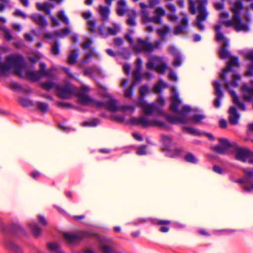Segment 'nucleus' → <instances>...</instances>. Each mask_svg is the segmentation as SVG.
<instances>
[{"instance_id": "nucleus-25", "label": "nucleus", "mask_w": 253, "mask_h": 253, "mask_svg": "<svg viewBox=\"0 0 253 253\" xmlns=\"http://www.w3.org/2000/svg\"><path fill=\"white\" fill-rule=\"evenodd\" d=\"M171 222L169 220H159L156 224L161 225V227L160 231L163 233H167L169 230V227L168 226L171 224Z\"/></svg>"}, {"instance_id": "nucleus-48", "label": "nucleus", "mask_w": 253, "mask_h": 253, "mask_svg": "<svg viewBox=\"0 0 253 253\" xmlns=\"http://www.w3.org/2000/svg\"><path fill=\"white\" fill-rule=\"evenodd\" d=\"M41 85L44 89L48 91L54 87L55 84L52 81H47L42 83Z\"/></svg>"}, {"instance_id": "nucleus-20", "label": "nucleus", "mask_w": 253, "mask_h": 253, "mask_svg": "<svg viewBox=\"0 0 253 253\" xmlns=\"http://www.w3.org/2000/svg\"><path fill=\"white\" fill-rule=\"evenodd\" d=\"M117 12L119 15H128L131 13V10L127 9L124 0H120L118 1Z\"/></svg>"}, {"instance_id": "nucleus-44", "label": "nucleus", "mask_w": 253, "mask_h": 253, "mask_svg": "<svg viewBox=\"0 0 253 253\" xmlns=\"http://www.w3.org/2000/svg\"><path fill=\"white\" fill-rule=\"evenodd\" d=\"M36 104L38 109L41 110L42 112L45 113L48 111V105L47 103L38 101L37 102Z\"/></svg>"}, {"instance_id": "nucleus-2", "label": "nucleus", "mask_w": 253, "mask_h": 253, "mask_svg": "<svg viewBox=\"0 0 253 253\" xmlns=\"http://www.w3.org/2000/svg\"><path fill=\"white\" fill-rule=\"evenodd\" d=\"M129 123L134 125H141L143 127H146L150 126L162 127L165 125V123L163 122L159 121H151L147 117L143 115L140 116L139 118H131Z\"/></svg>"}, {"instance_id": "nucleus-17", "label": "nucleus", "mask_w": 253, "mask_h": 253, "mask_svg": "<svg viewBox=\"0 0 253 253\" xmlns=\"http://www.w3.org/2000/svg\"><path fill=\"white\" fill-rule=\"evenodd\" d=\"M229 43L228 40H224L221 47L219 50V55L221 59H226L231 56L230 51L228 49Z\"/></svg>"}, {"instance_id": "nucleus-55", "label": "nucleus", "mask_w": 253, "mask_h": 253, "mask_svg": "<svg viewBox=\"0 0 253 253\" xmlns=\"http://www.w3.org/2000/svg\"><path fill=\"white\" fill-rule=\"evenodd\" d=\"M148 91V87L146 85H143L139 88L140 97H144Z\"/></svg>"}, {"instance_id": "nucleus-60", "label": "nucleus", "mask_w": 253, "mask_h": 253, "mask_svg": "<svg viewBox=\"0 0 253 253\" xmlns=\"http://www.w3.org/2000/svg\"><path fill=\"white\" fill-rule=\"evenodd\" d=\"M191 111V108L188 106H184L182 109L179 111V113H177V114L180 115H185L184 114L187 113Z\"/></svg>"}, {"instance_id": "nucleus-57", "label": "nucleus", "mask_w": 253, "mask_h": 253, "mask_svg": "<svg viewBox=\"0 0 253 253\" xmlns=\"http://www.w3.org/2000/svg\"><path fill=\"white\" fill-rule=\"evenodd\" d=\"M181 58L180 54H177L176 56H175V59L173 63V65L175 67H177L181 65Z\"/></svg>"}, {"instance_id": "nucleus-32", "label": "nucleus", "mask_w": 253, "mask_h": 253, "mask_svg": "<svg viewBox=\"0 0 253 253\" xmlns=\"http://www.w3.org/2000/svg\"><path fill=\"white\" fill-rule=\"evenodd\" d=\"M78 50H73L71 51V53L68 56V63L70 65H74L77 62L78 58Z\"/></svg>"}, {"instance_id": "nucleus-58", "label": "nucleus", "mask_w": 253, "mask_h": 253, "mask_svg": "<svg viewBox=\"0 0 253 253\" xmlns=\"http://www.w3.org/2000/svg\"><path fill=\"white\" fill-rule=\"evenodd\" d=\"M136 154L138 155H145L147 154L146 151V146L143 145L137 149Z\"/></svg>"}, {"instance_id": "nucleus-36", "label": "nucleus", "mask_w": 253, "mask_h": 253, "mask_svg": "<svg viewBox=\"0 0 253 253\" xmlns=\"http://www.w3.org/2000/svg\"><path fill=\"white\" fill-rule=\"evenodd\" d=\"M33 20L39 26L45 27L47 25V22L44 17H31Z\"/></svg>"}, {"instance_id": "nucleus-61", "label": "nucleus", "mask_w": 253, "mask_h": 253, "mask_svg": "<svg viewBox=\"0 0 253 253\" xmlns=\"http://www.w3.org/2000/svg\"><path fill=\"white\" fill-rule=\"evenodd\" d=\"M246 76H251L253 75V61L251 62L248 67V70L245 74Z\"/></svg>"}, {"instance_id": "nucleus-35", "label": "nucleus", "mask_w": 253, "mask_h": 253, "mask_svg": "<svg viewBox=\"0 0 253 253\" xmlns=\"http://www.w3.org/2000/svg\"><path fill=\"white\" fill-rule=\"evenodd\" d=\"M183 130L184 132L193 135L198 136L200 135L199 130L192 127L184 126L183 127Z\"/></svg>"}, {"instance_id": "nucleus-52", "label": "nucleus", "mask_w": 253, "mask_h": 253, "mask_svg": "<svg viewBox=\"0 0 253 253\" xmlns=\"http://www.w3.org/2000/svg\"><path fill=\"white\" fill-rule=\"evenodd\" d=\"M233 80L231 82V84L232 86L237 87L238 86V84L237 81H239L241 79V77L239 74H233L232 76Z\"/></svg>"}, {"instance_id": "nucleus-29", "label": "nucleus", "mask_w": 253, "mask_h": 253, "mask_svg": "<svg viewBox=\"0 0 253 253\" xmlns=\"http://www.w3.org/2000/svg\"><path fill=\"white\" fill-rule=\"evenodd\" d=\"M142 109L145 115H152L157 110V105L154 103L150 104H148Z\"/></svg>"}, {"instance_id": "nucleus-11", "label": "nucleus", "mask_w": 253, "mask_h": 253, "mask_svg": "<svg viewBox=\"0 0 253 253\" xmlns=\"http://www.w3.org/2000/svg\"><path fill=\"white\" fill-rule=\"evenodd\" d=\"M137 42V43L134 46V49L135 51L147 53L152 52L151 42L141 39H138Z\"/></svg>"}, {"instance_id": "nucleus-59", "label": "nucleus", "mask_w": 253, "mask_h": 253, "mask_svg": "<svg viewBox=\"0 0 253 253\" xmlns=\"http://www.w3.org/2000/svg\"><path fill=\"white\" fill-rule=\"evenodd\" d=\"M183 151V149L182 148H176L172 152V154L169 155V157L172 158H175L180 156L181 153Z\"/></svg>"}, {"instance_id": "nucleus-24", "label": "nucleus", "mask_w": 253, "mask_h": 253, "mask_svg": "<svg viewBox=\"0 0 253 253\" xmlns=\"http://www.w3.org/2000/svg\"><path fill=\"white\" fill-rule=\"evenodd\" d=\"M230 95L233 98V103L237 105L241 110L245 111L246 109L244 103L240 101L236 92L233 90H231Z\"/></svg>"}, {"instance_id": "nucleus-53", "label": "nucleus", "mask_w": 253, "mask_h": 253, "mask_svg": "<svg viewBox=\"0 0 253 253\" xmlns=\"http://www.w3.org/2000/svg\"><path fill=\"white\" fill-rule=\"evenodd\" d=\"M100 249L103 253H113V249L110 246L102 245L100 246Z\"/></svg>"}, {"instance_id": "nucleus-49", "label": "nucleus", "mask_w": 253, "mask_h": 253, "mask_svg": "<svg viewBox=\"0 0 253 253\" xmlns=\"http://www.w3.org/2000/svg\"><path fill=\"white\" fill-rule=\"evenodd\" d=\"M167 68V66L165 63H162L155 67L156 71L161 74H164L166 72V70Z\"/></svg>"}, {"instance_id": "nucleus-8", "label": "nucleus", "mask_w": 253, "mask_h": 253, "mask_svg": "<svg viewBox=\"0 0 253 253\" xmlns=\"http://www.w3.org/2000/svg\"><path fill=\"white\" fill-rule=\"evenodd\" d=\"M244 177L249 185H244L243 189L246 192H250L253 190V169L242 168Z\"/></svg>"}, {"instance_id": "nucleus-14", "label": "nucleus", "mask_w": 253, "mask_h": 253, "mask_svg": "<svg viewBox=\"0 0 253 253\" xmlns=\"http://www.w3.org/2000/svg\"><path fill=\"white\" fill-rule=\"evenodd\" d=\"M72 93L73 90L72 88L68 85L58 86L57 87V95L62 99L68 98Z\"/></svg>"}, {"instance_id": "nucleus-51", "label": "nucleus", "mask_w": 253, "mask_h": 253, "mask_svg": "<svg viewBox=\"0 0 253 253\" xmlns=\"http://www.w3.org/2000/svg\"><path fill=\"white\" fill-rule=\"evenodd\" d=\"M11 230L13 232L15 233H19L23 232V229L20 224L18 223H14L12 225Z\"/></svg>"}, {"instance_id": "nucleus-26", "label": "nucleus", "mask_w": 253, "mask_h": 253, "mask_svg": "<svg viewBox=\"0 0 253 253\" xmlns=\"http://www.w3.org/2000/svg\"><path fill=\"white\" fill-rule=\"evenodd\" d=\"M63 236L64 238L70 243H73L76 241H79L83 238L82 236L79 234L67 233H65Z\"/></svg>"}, {"instance_id": "nucleus-46", "label": "nucleus", "mask_w": 253, "mask_h": 253, "mask_svg": "<svg viewBox=\"0 0 253 253\" xmlns=\"http://www.w3.org/2000/svg\"><path fill=\"white\" fill-rule=\"evenodd\" d=\"M169 32V29L168 26H165L164 28L159 29L158 33L162 39H165Z\"/></svg>"}, {"instance_id": "nucleus-23", "label": "nucleus", "mask_w": 253, "mask_h": 253, "mask_svg": "<svg viewBox=\"0 0 253 253\" xmlns=\"http://www.w3.org/2000/svg\"><path fill=\"white\" fill-rule=\"evenodd\" d=\"M118 102L114 98H110L105 103V109L111 112H116L118 110Z\"/></svg>"}, {"instance_id": "nucleus-19", "label": "nucleus", "mask_w": 253, "mask_h": 253, "mask_svg": "<svg viewBox=\"0 0 253 253\" xmlns=\"http://www.w3.org/2000/svg\"><path fill=\"white\" fill-rule=\"evenodd\" d=\"M241 89L243 92V97L245 101L251 102L253 100V87L244 84L242 86Z\"/></svg>"}, {"instance_id": "nucleus-43", "label": "nucleus", "mask_w": 253, "mask_h": 253, "mask_svg": "<svg viewBox=\"0 0 253 253\" xmlns=\"http://www.w3.org/2000/svg\"><path fill=\"white\" fill-rule=\"evenodd\" d=\"M85 19L88 21V26L89 30L93 33L95 32L96 30V22L95 20H90L91 17H84Z\"/></svg>"}, {"instance_id": "nucleus-1", "label": "nucleus", "mask_w": 253, "mask_h": 253, "mask_svg": "<svg viewBox=\"0 0 253 253\" xmlns=\"http://www.w3.org/2000/svg\"><path fill=\"white\" fill-rule=\"evenodd\" d=\"M221 24L227 27L233 26L237 32L240 31L247 32L249 31L248 24L242 21L241 17H232L231 20L221 21Z\"/></svg>"}, {"instance_id": "nucleus-63", "label": "nucleus", "mask_w": 253, "mask_h": 253, "mask_svg": "<svg viewBox=\"0 0 253 253\" xmlns=\"http://www.w3.org/2000/svg\"><path fill=\"white\" fill-rule=\"evenodd\" d=\"M98 31L101 36L103 37L108 36V31L107 32L106 31V29L104 25L99 26V27L98 28Z\"/></svg>"}, {"instance_id": "nucleus-39", "label": "nucleus", "mask_w": 253, "mask_h": 253, "mask_svg": "<svg viewBox=\"0 0 253 253\" xmlns=\"http://www.w3.org/2000/svg\"><path fill=\"white\" fill-rule=\"evenodd\" d=\"M185 160L188 163L196 164L198 163V159L191 153H187L184 157Z\"/></svg>"}, {"instance_id": "nucleus-33", "label": "nucleus", "mask_w": 253, "mask_h": 253, "mask_svg": "<svg viewBox=\"0 0 253 253\" xmlns=\"http://www.w3.org/2000/svg\"><path fill=\"white\" fill-rule=\"evenodd\" d=\"M29 226L35 236L38 237L41 234L42 230L36 223H31Z\"/></svg>"}, {"instance_id": "nucleus-18", "label": "nucleus", "mask_w": 253, "mask_h": 253, "mask_svg": "<svg viewBox=\"0 0 253 253\" xmlns=\"http://www.w3.org/2000/svg\"><path fill=\"white\" fill-rule=\"evenodd\" d=\"M3 244L6 248L14 253H23L21 248L9 239L5 238Z\"/></svg>"}, {"instance_id": "nucleus-56", "label": "nucleus", "mask_w": 253, "mask_h": 253, "mask_svg": "<svg viewBox=\"0 0 253 253\" xmlns=\"http://www.w3.org/2000/svg\"><path fill=\"white\" fill-rule=\"evenodd\" d=\"M20 103L23 106H29L33 105V102L28 99L26 98H21L20 100Z\"/></svg>"}, {"instance_id": "nucleus-28", "label": "nucleus", "mask_w": 253, "mask_h": 253, "mask_svg": "<svg viewBox=\"0 0 253 253\" xmlns=\"http://www.w3.org/2000/svg\"><path fill=\"white\" fill-rule=\"evenodd\" d=\"M142 22L144 24L152 22L157 24H161V17H143Z\"/></svg>"}, {"instance_id": "nucleus-40", "label": "nucleus", "mask_w": 253, "mask_h": 253, "mask_svg": "<svg viewBox=\"0 0 253 253\" xmlns=\"http://www.w3.org/2000/svg\"><path fill=\"white\" fill-rule=\"evenodd\" d=\"M100 122L98 119L94 118L90 121L83 123V126H84L95 127Z\"/></svg>"}, {"instance_id": "nucleus-4", "label": "nucleus", "mask_w": 253, "mask_h": 253, "mask_svg": "<svg viewBox=\"0 0 253 253\" xmlns=\"http://www.w3.org/2000/svg\"><path fill=\"white\" fill-rule=\"evenodd\" d=\"M235 158L236 160L243 163L247 162L250 164L253 165V151L248 148H236Z\"/></svg>"}, {"instance_id": "nucleus-9", "label": "nucleus", "mask_w": 253, "mask_h": 253, "mask_svg": "<svg viewBox=\"0 0 253 253\" xmlns=\"http://www.w3.org/2000/svg\"><path fill=\"white\" fill-rule=\"evenodd\" d=\"M231 10L235 15L234 16L239 14H252L250 11H253V3L250 5L249 8H245L243 6L240 0H237L232 6Z\"/></svg>"}, {"instance_id": "nucleus-31", "label": "nucleus", "mask_w": 253, "mask_h": 253, "mask_svg": "<svg viewBox=\"0 0 253 253\" xmlns=\"http://www.w3.org/2000/svg\"><path fill=\"white\" fill-rule=\"evenodd\" d=\"M214 28L216 31V40L217 41L220 42L223 41V42L224 40H227L224 37L223 34L220 31L221 26L220 24H216Z\"/></svg>"}, {"instance_id": "nucleus-5", "label": "nucleus", "mask_w": 253, "mask_h": 253, "mask_svg": "<svg viewBox=\"0 0 253 253\" xmlns=\"http://www.w3.org/2000/svg\"><path fill=\"white\" fill-rule=\"evenodd\" d=\"M89 91V87L85 85L82 86L80 89L76 92V96L78 97V102L83 105H93L94 100L87 94Z\"/></svg>"}, {"instance_id": "nucleus-16", "label": "nucleus", "mask_w": 253, "mask_h": 253, "mask_svg": "<svg viewBox=\"0 0 253 253\" xmlns=\"http://www.w3.org/2000/svg\"><path fill=\"white\" fill-rule=\"evenodd\" d=\"M165 117L168 122L173 124H177L178 123L186 124L188 123V117L185 115L176 117L171 115H166Z\"/></svg>"}, {"instance_id": "nucleus-30", "label": "nucleus", "mask_w": 253, "mask_h": 253, "mask_svg": "<svg viewBox=\"0 0 253 253\" xmlns=\"http://www.w3.org/2000/svg\"><path fill=\"white\" fill-rule=\"evenodd\" d=\"M196 22L193 24L194 26H197L201 31H204L205 29L204 23L206 21L207 17H196Z\"/></svg>"}, {"instance_id": "nucleus-50", "label": "nucleus", "mask_w": 253, "mask_h": 253, "mask_svg": "<svg viewBox=\"0 0 253 253\" xmlns=\"http://www.w3.org/2000/svg\"><path fill=\"white\" fill-rule=\"evenodd\" d=\"M97 68L96 66L86 68L84 70V75L85 76L88 75L91 77L93 72L97 70Z\"/></svg>"}, {"instance_id": "nucleus-47", "label": "nucleus", "mask_w": 253, "mask_h": 253, "mask_svg": "<svg viewBox=\"0 0 253 253\" xmlns=\"http://www.w3.org/2000/svg\"><path fill=\"white\" fill-rule=\"evenodd\" d=\"M141 70L140 69H135L133 72V77L134 80L132 82H135L136 84V81L140 82L142 80V75L141 74Z\"/></svg>"}, {"instance_id": "nucleus-27", "label": "nucleus", "mask_w": 253, "mask_h": 253, "mask_svg": "<svg viewBox=\"0 0 253 253\" xmlns=\"http://www.w3.org/2000/svg\"><path fill=\"white\" fill-rule=\"evenodd\" d=\"M26 76L32 81H36L43 77L38 71H27L26 73Z\"/></svg>"}, {"instance_id": "nucleus-54", "label": "nucleus", "mask_w": 253, "mask_h": 253, "mask_svg": "<svg viewBox=\"0 0 253 253\" xmlns=\"http://www.w3.org/2000/svg\"><path fill=\"white\" fill-rule=\"evenodd\" d=\"M139 6L141 9L140 10L141 13L144 16L148 14V9L149 8V6L142 2L139 3Z\"/></svg>"}, {"instance_id": "nucleus-3", "label": "nucleus", "mask_w": 253, "mask_h": 253, "mask_svg": "<svg viewBox=\"0 0 253 253\" xmlns=\"http://www.w3.org/2000/svg\"><path fill=\"white\" fill-rule=\"evenodd\" d=\"M218 140L219 145L214 146L211 147V149L213 152L219 154H224L226 151L233 148H235L237 146V143L235 142H230L228 139L224 138H218Z\"/></svg>"}, {"instance_id": "nucleus-7", "label": "nucleus", "mask_w": 253, "mask_h": 253, "mask_svg": "<svg viewBox=\"0 0 253 253\" xmlns=\"http://www.w3.org/2000/svg\"><path fill=\"white\" fill-rule=\"evenodd\" d=\"M240 66L238 62V58L237 57H232L230 60L227 62V67L223 70L222 72L220 75V78L226 83L224 84V87L228 88L230 86H232L231 82L227 81L226 75L229 71H233V67H239Z\"/></svg>"}, {"instance_id": "nucleus-21", "label": "nucleus", "mask_w": 253, "mask_h": 253, "mask_svg": "<svg viewBox=\"0 0 253 253\" xmlns=\"http://www.w3.org/2000/svg\"><path fill=\"white\" fill-rule=\"evenodd\" d=\"M162 139L164 145L163 150L169 151L170 147L172 146L175 145V143L173 141L171 136H166L163 135L162 136Z\"/></svg>"}, {"instance_id": "nucleus-41", "label": "nucleus", "mask_w": 253, "mask_h": 253, "mask_svg": "<svg viewBox=\"0 0 253 253\" xmlns=\"http://www.w3.org/2000/svg\"><path fill=\"white\" fill-rule=\"evenodd\" d=\"M51 52L54 55H58L60 54V45L57 41H55L52 45Z\"/></svg>"}, {"instance_id": "nucleus-15", "label": "nucleus", "mask_w": 253, "mask_h": 253, "mask_svg": "<svg viewBox=\"0 0 253 253\" xmlns=\"http://www.w3.org/2000/svg\"><path fill=\"white\" fill-rule=\"evenodd\" d=\"M229 121L232 125H236L238 124L240 115L237 112L236 108L232 106L229 110Z\"/></svg>"}, {"instance_id": "nucleus-6", "label": "nucleus", "mask_w": 253, "mask_h": 253, "mask_svg": "<svg viewBox=\"0 0 253 253\" xmlns=\"http://www.w3.org/2000/svg\"><path fill=\"white\" fill-rule=\"evenodd\" d=\"M189 10L191 14L199 13V16H206L208 14L203 5L207 4V0H197L195 3L192 0H189Z\"/></svg>"}, {"instance_id": "nucleus-42", "label": "nucleus", "mask_w": 253, "mask_h": 253, "mask_svg": "<svg viewBox=\"0 0 253 253\" xmlns=\"http://www.w3.org/2000/svg\"><path fill=\"white\" fill-rule=\"evenodd\" d=\"M167 84L164 83L162 81H159L154 86V92L156 93L161 92L162 88L163 87H166Z\"/></svg>"}, {"instance_id": "nucleus-34", "label": "nucleus", "mask_w": 253, "mask_h": 253, "mask_svg": "<svg viewBox=\"0 0 253 253\" xmlns=\"http://www.w3.org/2000/svg\"><path fill=\"white\" fill-rule=\"evenodd\" d=\"M120 30V26L116 23L113 24V26L108 28V36H115Z\"/></svg>"}, {"instance_id": "nucleus-64", "label": "nucleus", "mask_w": 253, "mask_h": 253, "mask_svg": "<svg viewBox=\"0 0 253 253\" xmlns=\"http://www.w3.org/2000/svg\"><path fill=\"white\" fill-rule=\"evenodd\" d=\"M126 23L128 25L130 26H135L136 25L135 17H129L126 20Z\"/></svg>"}, {"instance_id": "nucleus-38", "label": "nucleus", "mask_w": 253, "mask_h": 253, "mask_svg": "<svg viewBox=\"0 0 253 253\" xmlns=\"http://www.w3.org/2000/svg\"><path fill=\"white\" fill-rule=\"evenodd\" d=\"M135 86V82H132L129 88L126 89L124 91V95L126 98H131L132 95V92L134 89V87Z\"/></svg>"}, {"instance_id": "nucleus-45", "label": "nucleus", "mask_w": 253, "mask_h": 253, "mask_svg": "<svg viewBox=\"0 0 253 253\" xmlns=\"http://www.w3.org/2000/svg\"><path fill=\"white\" fill-rule=\"evenodd\" d=\"M98 13L102 16H107L110 14L109 8L107 7L100 5L97 9Z\"/></svg>"}, {"instance_id": "nucleus-10", "label": "nucleus", "mask_w": 253, "mask_h": 253, "mask_svg": "<svg viewBox=\"0 0 253 253\" xmlns=\"http://www.w3.org/2000/svg\"><path fill=\"white\" fill-rule=\"evenodd\" d=\"M213 86L214 88V94L216 95L213 105L215 107L219 108L221 106V100L224 97V94L219 81H214L213 83Z\"/></svg>"}, {"instance_id": "nucleus-37", "label": "nucleus", "mask_w": 253, "mask_h": 253, "mask_svg": "<svg viewBox=\"0 0 253 253\" xmlns=\"http://www.w3.org/2000/svg\"><path fill=\"white\" fill-rule=\"evenodd\" d=\"M205 118V116L202 114H195L191 118H188L189 120L192 121L196 124L200 123L201 121Z\"/></svg>"}, {"instance_id": "nucleus-13", "label": "nucleus", "mask_w": 253, "mask_h": 253, "mask_svg": "<svg viewBox=\"0 0 253 253\" xmlns=\"http://www.w3.org/2000/svg\"><path fill=\"white\" fill-rule=\"evenodd\" d=\"M171 89L173 95L171 98V102L169 108L171 111L177 114V113H179L178 106L181 103V100L179 98L178 94L175 88L172 87Z\"/></svg>"}, {"instance_id": "nucleus-22", "label": "nucleus", "mask_w": 253, "mask_h": 253, "mask_svg": "<svg viewBox=\"0 0 253 253\" xmlns=\"http://www.w3.org/2000/svg\"><path fill=\"white\" fill-rule=\"evenodd\" d=\"M53 7V5L49 2L43 3L38 2L36 4L37 9L40 11L44 12L45 14H49L50 9Z\"/></svg>"}, {"instance_id": "nucleus-12", "label": "nucleus", "mask_w": 253, "mask_h": 253, "mask_svg": "<svg viewBox=\"0 0 253 253\" xmlns=\"http://www.w3.org/2000/svg\"><path fill=\"white\" fill-rule=\"evenodd\" d=\"M189 19L188 17H182L180 20V24L175 27L173 33L178 35L182 33H187L188 31Z\"/></svg>"}, {"instance_id": "nucleus-62", "label": "nucleus", "mask_w": 253, "mask_h": 253, "mask_svg": "<svg viewBox=\"0 0 253 253\" xmlns=\"http://www.w3.org/2000/svg\"><path fill=\"white\" fill-rule=\"evenodd\" d=\"M47 247L49 250L56 252H58L59 250H60L59 246L55 243H49L47 245Z\"/></svg>"}]
</instances>
